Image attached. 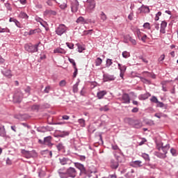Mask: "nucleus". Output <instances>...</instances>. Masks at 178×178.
<instances>
[{"label":"nucleus","mask_w":178,"mask_h":178,"mask_svg":"<svg viewBox=\"0 0 178 178\" xmlns=\"http://www.w3.org/2000/svg\"><path fill=\"white\" fill-rule=\"evenodd\" d=\"M95 0H87L86 1V10L89 13L94 12V9H95Z\"/></svg>","instance_id":"nucleus-1"},{"label":"nucleus","mask_w":178,"mask_h":178,"mask_svg":"<svg viewBox=\"0 0 178 178\" xmlns=\"http://www.w3.org/2000/svg\"><path fill=\"white\" fill-rule=\"evenodd\" d=\"M21 152L22 155L27 159H30V158H33L37 155L35 150L27 151L26 149H22Z\"/></svg>","instance_id":"nucleus-2"},{"label":"nucleus","mask_w":178,"mask_h":178,"mask_svg":"<svg viewBox=\"0 0 178 178\" xmlns=\"http://www.w3.org/2000/svg\"><path fill=\"white\" fill-rule=\"evenodd\" d=\"M67 31V27H66L65 24H60L56 29V33L58 35H62L63 34H65V33H66Z\"/></svg>","instance_id":"nucleus-3"},{"label":"nucleus","mask_w":178,"mask_h":178,"mask_svg":"<svg viewBox=\"0 0 178 178\" xmlns=\"http://www.w3.org/2000/svg\"><path fill=\"white\" fill-rule=\"evenodd\" d=\"M24 48L27 51V52H37V51H38V44H25Z\"/></svg>","instance_id":"nucleus-4"},{"label":"nucleus","mask_w":178,"mask_h":178,"mask_svg":"<svg viewBox=\"0 0 178 178\" xmlns=\"http://www.w3.org/2000/svg\"><path fill=\"white\" fill-rule=\"evenodd\" d=\"M71 10L73 13H76L79 10V1L72 0L71 2Z\"/></svg>","instance_id":"nucleus-5"},{"label":"nucleus","mask_w":178,"mask_h":178,"mask_svg":"<svg viewBox=\"0 0 178 178\" xmlns=\"http://www.w3.org/2000/svg\"><path fill=\"white\" fill-rule=\"evenodd\" d=\"M67 175L68 177L74 178L77 175V171L74 168L70 167L67 170Z\"/></svg>","instance_id":"nucleus-6"},{"label":"nucleus","mask_w":178,"mask_h":178,"mask_svg":"<svg viewBox=\"0 0 178 178\" xmlns=\"http://www.w3.org/2000/svg\"><path fill=\"white\" fill-rule=\"evenodd\" d=\"M56 3H58L60 9H66V8H67V0H56Z\"/></svg>","instance_id":"nucleus-7"},{"label":"nucleus","mask_w":178,"mask_h":178,"mask_svg":"<svg viewBox=\"0 0 178 178\" xmlns=\"http://www.w3.org/2000/svg\"><path fill=\"white\" fill-rule=\"evenodd\" d=\"M169 148H170V146L169 145H165V146L162 145V147H159V145H157V149H159V151H163V154H164V155H166V154H168Z\"/></svg>","instance_id":"nucleus-8"},{"label":"nucleus","mask_w":178,"mask_h":178,"mask_svg":"<svg viewBox=\"0 0 178 178\" xmlns=\"http://www.w3.org/2000/svg\"><path fill=\"white\" fill-rule=\"evenodd\" d=\"M23 98L22 93H15L13 96L14 102H22V99Z\"/></svg>","instance_id":"nucleus-9"},{"label":"nucleus","mask_w":178,"mask_h":178,"mask_svg":"<svg viewBox=\"0 0 178 178\" xmlns=\"http://www.w3.org/2000/svg\"><path fill=\"white\" fill-rule=\"evenodd\" d=\"M118 69L119 70H120V76L122 79H123V76H124L127 67L125 65H122L120 63H118Z\"/></svg>","instance_id":"nucleus-10"},{"label":"nucleus","mask_w":178,"mask_h":178,"mask_svg":"<svg viewBox=\"0 0 178 178\" xmlns=\"http://www.w3.org/2000/svg\"><path fill=\"white\" fill-rule=\"evenodd\" d=\"M51 140H52V137L51 136L45 137L43 140L44 145H47V147H52V143H51Z\"/></svg>","instance_id":"nucleus-11"},{"label":"nucleus","mask_w":178,"mask_h":178,"mask_svg":"<svg viewBox=\"0 0 178 178\" xmlns=\"http://www.w3.org/2000/svg\"><path fill=\"white\" fill-rule=\"evenodd\" d=\"M59 161L61 165H70V163H72L70 159L65 157L60 158Z\"/></svg>","instance_id":"nucleus-12"},{"label":"nucleus","mask_w":178,"mask_h":178,"mask_svg":"<svg viewBox=\"0 0 178 178\" xmlns=\"http://www.w3.org/2000/svg\"><path fill=\"white\" fill-rule=\"evenodd\" d=\"M115 80V76L110 74L104 75V81H113Z\"/></svg>","instance_id":"nucleus-13"},{"label":"nucleus","mask_w":178,"mask_h":178,"mask_svg":"<svg viewBox=\"0 0 178 178\" xmlns=\"http://www.w3.org/2000/svg\"><path fill=\"white\" fill-rule=\"evenodd\" d=\"M58 173L60 178H68L67 172H63V169H60L58 171Z\"/></svg>","instance_id":"nucleus-14"},{"label":"nucleus","mask_w":178,"mask_h":178,"mask_svg":"<svg viewBox=\"0 0 178 178\" xmlns=\"http://www.w3.org/2000/svg\"><path fill=\"white\" fill-rule=\"evenodd\" d=\"M141 163H143L141 161H132L131 165L133 168H141V166H143Z\"/></svg>","instance_id":"nucleus-15"},{"label":"nucleus","mask_w":178,"mask_h":178,"mask_svg":"<svg viewBox=\"0 0 178 178\" xmlns=\"http://www.w3.org/2000/svg\"><path fill=\"white\" fill-rule=\"evenodd\" d=\"M0 137H7L6 129L3 125H0Z\"/></svg>","instance_id":"nucleus-16"},{"label":"nucleus","mask_w":178,"mask_h":178,"mask_svg":"<svg viewBox=\"0 0 178 178\" xmlns=\"http://www.w3.org/2000/svg\"><path fill=\"white\" fill-rule=\"evenodd\" d=\"M151 97V95L149 93H145L143 95H140L138 96V99L140 101H144L145 99H148Z\"/></svg>","instance_id":"nucleus-17"},{"label":"nucleus","mask_w":178,"mask_h":178,"mask_svg":"<svg viewBox=\"0 0 178 178\" xmlns=\"http://www.w3.org/2000/svg\"><path fill=\"white\" fill-rule=\"evenodd\" d=\"M122 102L123 104H130V97H129V95L124 94L122 95Z\"/></svg>","instance_id":"nucleus-18"},{"label":"nucleus","mask_w":178,"mask_h":178,"mask_svg":"<svg viewBox=\"0 0 178 178\" xmlns=\"http://www.w3.org/2000/svg\"><path fill=\"white\" fill-rule=\"evenodd\" d=\"M54 54H61L62 55H65V54H66V50L60 47H58L54 50Z\"/></svg>","instance_id":"nucleus-19"},{"label":"nucleus","mask_w":178,"mask_h":178,"mask_svg":"<svg viewBox=\"0 0 178 178\" xmlns=\"http://www.w3.org/2000/svg\"><path fill=\"white\" fill-rule=\"evenodd\" d=\"M104 95H106V91L105 90H102L97 92V97L99 99H102Z\"/></svg>","instance_id":"nucleus-20"},{"label":"nucleus","mask_w":178,"mask_h":178,"mask_svg":"<svg viewBox=\"0 0 178 178\" xmlns=\"http://www.w3.org/2000/svg\"><path fill=\"white\" fill-rule=\"evenodd\" d=\"M52 15V16H55V15H56V12L52 10H47L46 11H44V15Z\"/></svg>","instance_id":"nucleus-21"},{"label":"nucleus","mask_w":178,"mask_h":178,"mask_svg":"<svg viewBox=\"0 0 178 178\" xmlns=\"http://www.w3.org/2000/svg\"><path fill=\"white\" fill-rule=\"evenodd\" d=\"M140 9L141 12H144L145 13H149V7L148 6H145L143 5Z\"/></svg>","instance_id":"nucleus-22"},{"label":"nucleus","mask_w":178,"mask_h":178,"mask_svg":"<svg viewBox=\"0 0 178 178\" xmlns=\"http://www.w3.org/2000/svg\"><path fill=\"white\" fill-rule=\"evenodd\" d=\"M111 166L112 169H118V167L119 166V163L115 161H111Z\"/></svg>","instance_id":"nucleus-23"},{"label":"nucleus","mask_w":178,"mask_h":178,"mask_svg":"<svg viewBox=\"0 0 178 178\" xmlns=\"http://www.w3.org/2000/svg\"><path fill=\"white\" fill-rule=\"evenodd\" d=\"M3 74H4L6 77H8V79H10V77H12V72L10 70H6L4 72H3Z\"/></svg>","instance_id":"nucleus-24"},{"label":"nucleus","mask_w":178,"mask_h":178,"mask_svg":"<svg viewBox=\"0 0 178 178\" xmlns=\"http://www.w3.org/2000/svg\"><path fill=\"white\" fill-rule=\"evenodd\" d=\"M78 123L81 127H84L86 126V120L83 118L79 119Z\"/></svg>","instance_id":"nucleus-25"},{"label":"nucleus","mask_w":178,"mask_h":178,"mask_svg":"<svg viewBox=\"0 0 178 178\" xmlns=\"http://www.w3.org/2000/svg\"><path fill=\"white\" fill-rule=\"evenodd\" d=\"M80 81L76 82L73 86V92H77L79 91V84Z\"/></svg>","instance_id":"nucleus-26"},{"label":"nucleus","mask_w":178,"mask_h":178,"mask_svg":"<svg viewBox=\"0 0 178 178\" xmlns=\"http://www.w3.org/2000/svg\"><path fill=\"white\" fill-rule=\"evenodd\" d=\"M75 166L77 169H79V170H84V165L81 163H75Z\"/></svg>","instance_id":"nucleus-27"},{"label":"nucleus","mask_w":178,"mask_h":178,"mask_svg":"<svg viewBox=\"0 0 178 178\" xmlns=\"http://www.w3.org/2000/svg\"><path fill=\"white\" fill-rule=\"evenodd\" d=\"M95 173H97L96 171L91 172L90 174H89V175H88V177H89V178H90V177L98 178V175H97V174H95Z\"/></svg>","instance_id":"nucleus-28"},{"label":"nucleus","mask_w":178,"mask_h":178,"mask_svg":"<svg viewBox=\"0 0 178 178\" xmlns=\"http://www.w3.org/2000/svg\"><path fill=\"white\" fill-rule=\"evenodd\" d=\"M142 158L145 159V161H149V155L145 154V153H143L141 155Z\"/></svg>","instance_id":"nucleus-29"},{"label":"nucleus","mask_w":178,"mask_h":178,"mask_svg":"<svg viewBox=\"0 0 178 178\" xmlns=\"http://www.w3.org/2000/svg\"><path fill=\"white\" fill-rule=\"evenodd\" d=\"M19 16L22 19H29V15H27V14L24 12H21Z\"/></svg>","instance_id":"nucleus-30"},{"label":"nucleus","mask_w":178,"mask_h":178,"mask_svg":"<svg viewBox=\"0 0 178 178\" xmlns=\"http://www.w3.org/2000/svg\"><path fill=\"white\" fill-rule=\"evenodd\" d=\"M100 19L102 22H105L106 20V15L104 12H102L100 14Z\"/></svg>","instance_id":"nucleus-31"},{"label":"nucleus","mask_w":178,"mask_h":178,"mask_svg":"<svg viewBox=\"0 0 178 178\" xmlns=\"http://www.w3.org/2000/svg\"><path fill=\"white\" fill-rule=\"evenodd\" d=\"M37 33V29L31 30L29 33L26 32V35H33V34H35Z\"/></svg>","instance_id":"nucleus-32"},{"label":"nucleus","mask_w":178,"mask_h":178,"mask_svg":"<svg viewBox=\"0 0 178 178\" xmlns=\"http://www.w3.org/2000/svg\"><path fill=\"white\" fill-rule=\"evenodd\" d=\"M76 23H81L82 24L86 23V21H84V18L83 17H79L76 19Z\"/></svg>","instance_id":"nucleus-33"},{"label":"nucleus","mask_w":178,"mask_h":178,"mask_svg":"<svg viewBox=\"0 0 178 178\" xmlns=\"http://www.w3.org/2000/svg\"><path fill=\"white\" fill-rule=\"evenodd\" d=\"M122 56L123 58H129L130 56V53H129L128 51H125L122 52Z\"/></svg>","instance_id":"nucleus-34"},{"label":"nucleus","mask_w":178,"mask_h":178,"mask_svg":"<svg viewBox=\"0 0 178 178\" xmlns=\"http://www.w3.org/2000/svg\"><path fill=\"white\" fill-rule=\"evenodd\" d=\"M143 27L145 29H146L147 30H151V25L149 24V23L148 22H145L144 24H143Z\"/></svg>","instance_id":"nucleus-35"},{"label":"nucleus","mask_w":178,"mask_h":178,"mask_svg":"<svg viewBox=\"0 0 178 178\" xmlns=\"http://www.w3.org/2000/svg\"><path fill=\"white\" fill-rule=\"evenodd\" d=\"M113 63L112 62V59H109V58H108L107 60H106V67H110V66H112V64H113Z\"/></svg>","instance_id":"nucleus-36"},{"label":"nucleus","mask_w":178,"mask_h":178,"mask_svg":"<svg viewBox=\"0 0 178 178\" xmlns=\"http://www.w3.org/2000/svg\"><path fill=\"white\" fill-rule=\"evenodd\" d=\"M95 63L96 66H100L101 63H102V59H101V58H97Z\"/></svg>","instance_id":"nucleus-37"},{"label":"nucleus","mask_w":178,"mask_h":178,"mask_svg":"<svg viewBox=\"0 0 178 178\" xmlns=\"http://www.w3.org/2000/svg\"><path fill=\"white\" fill-rule=\"evenodd\" d=\"M128 38L133 45H136L137 42L136 41L135 39L131 38V37L130 36H128Z\"/></svg>","instance_id":"nucleus-38"},{"label":"nucleus","mask_w":178,"mask_h":178,"mask_svg":"<svg viewBox=\"0 0 178 178\" xmlns=\"http://www.w3.org/2000/svg\"><path fill=\"white\" fill-rule=\"evenodd\" d=\"M65 136H69V131H64L59 135L60 137H65Z\"/></svg>","instance_id":"nucleus-39"},{"label":"nucleus","mask_w":178,"mask_h":178,"mask_svg":"<svg viewBox=\"0 0 178 178\" xmlns=\"http://www.w3.org/2000/svg\"><path fill=\"white\" fill-rule=\"evenodd\" d=\"M57 149L58 151H62V149H63V144L62 143H58L57 145Z\"/></svg>","instance_id":"nucleus-40"},{"label":"nucleus","mask_w":178,"mask_h":178,"mask_svg":"<svg viewBox=\"0 0 178 178\" xmlns=\"http://www.w3.org/2000/svg\"><path fill=\"white\" fill-rule=\"evenodd\" d=\"M167 26H168V23L165 21H163L161 24V29H166Z\"/></svg>","instance_id":"nucleus-41"},{"label":"nucleus","mask_w":178,"mask_h":178,"mask_svg":"<svg viewBox=\"0 0 178 178\" xmlns=\"http://www.w3.org/2000/svg\"><path fill=\"white\" fill-rule=\"evenodd\" d=\"M151 102H154V104H156L158 102V98L155 96H152V97L150 99Z\"/></svg>","instance_id":"nucleus-42"},{"label":"nucleus","mask_w":178,"mask_h":178,"mask_svg":"<svg viewBox=\"0 0 178 178\" xmlns=\"http://www.w3.org/2000/svg\"><path fill=\"white\" fill-rule=\"evenodd\" d=\"M84 49H86L84 48V47H83L82 45L81 44H79L78 45V52H83V51H84Z\"/></svg>","instance_id":"nucleus-43"},{"label":"nucleus","mask_w":178,"mask_h":178,"mask_svg":"<svg viewBox=\"0 0 178 178\" xmlns=\"http://www.w3.org/2000/svg\"><path fill=\"white\" fill-rule=\"evenodd\" d=\"M170 153L172 154V155L173 156H177V152H176V149H173V148H172V149H170Z\"/></svg>","instance_id":"nucleus-44"},{"label":"nucleus","mask_w":178,"mask_h":178,"mask_svg":"<svg viewBox=\"0 0 178 178\" xmlns=\"http://www.w3.org/2000/svg\"><path fill=\"white\" fill-rule=\"evenodd\" d=\"M68 60L70 63H71L72 64L74 67H76V62L74 61V59L68 58Z\"/></svg>","instance_id":"nucleus-45"},{"label":"nucleus","mask_w":178,"mask_h":178,"mask_svg":"<svg viewBox=\"0 0 178 178\" xmlns=\"http://www.w3.org/2000/svg\"><path fill=\"white\" fill-rule=\"evenodd\" d=\"M66 45L67 47H68V48H70V49H73V48L74 47V44H73V43L67 42Z\"/></svg>","instance_id":"nucleus-46"},{"label":"nucleus","mask_w":178,"mask_h":178,"mask_svg":"<svg viewBox=\"0 0 178 178\" xmlns=\"http://www.w3.org/2000/svg\"><path fill=\"white\" fill-rule=\"evenodd\" d=\"M100 111H103L104 112H108V111H109V108H108V106H104V107H102L100 108Z\"/></svg>","instance_id":"nucleus-47"},{"label":"nucleus","mask_w":178,"mask_h":178,"mask_svg":"<svg viewBox=\"0 0 178 178\" xmlns=\"http://www.w3.org/2000/svg\"><path fill=\"white\" fill-rule=\"evenodd\" d=\"M156 104H157V105H156L157 108H163V106H164L163 103H162L159 101H158V102Z\"/></svg>","instance_id":"nucleus-48"},{"label":"nucleus","mask_w":178,"mask_h":178,"mask_svg":"<svg viewBox=\"0 0 178 178\" xmlns=\"http://www.w3.org/2000/svg\"><path fill=\"white\" fill-rule=\"evenodd\" d=\"M163 60H165V54L161 55L158 59L159 62H163Z\"/></svg>","instance_id":"nucleus-49"},{"label":"nucleus","mask_w":178,"mask_h":178,"mask_svg":"<svg viewBox=\"0 0 178 178\" xmlns=\"http://www.w3.org/2000/svg\"><path fill=\"white\" fill-rule=\"evenodd\" d=\"M134 173V170H131L127 175V177H131V174Z\"/></svg>","instance_id":"nucleus-50"},{"label":"nucleus","mask_w":178,"mask_h":178,"mask_svg":"<svg viewBox=\"0 0 178 178\" xmlns=\"http://www.w3.org/2000/svg\"><path fill=\"white\" fill-rule=\"evenodd\" d=\"M5 6L8 9V10H12V7H10V3H6Z\"/></svg>","instance_id":"nucleus-51"},{"label":"nucleus","mask_w":178,"mask_h":178,"mask_svg":"<svg viewBox=\"0 0 178 178\" xmlns=\"http://www.w3.org/2000/svg\"><path fill=\"white\" fill-rule=\"evenodd\" d=\"M52 2H56V0H48L47 3L49 5V6H52Z\"/></svg>","instance_id":"nucleus-52"},{"label":"nucleus","mask_w":178,"mask_h":178,"mask_svg":"<svg viewBox=\"0 0 178 178\" xmlns=\"http://www.w3.org/2000/svg\"><path fill=\"white\" fill-rule=\"evenodd\" d=\"M59 86L60 87H65V86H66V81L65 80H63L61 81L60 83H59Z\"/></svg>","instance_id":"nucleus-53"},{"label":"nucleus","mask_w":178,"mask_h":178,"mask_svg":"<svg viewBox=\"0 0 178 178\" xmlns=\"http://www.w3.org/2000/svg\"><path fill=\"white\" fill-rule=\"evenodd\" d=\"M26 96L30 95V87H27L25 90H24Z\"/></svg>","instance_id":"nucleus-54"},{"label":"nucleus","mask_w":178,"mask_h":178,"mask_svg":"<svg viewBox=\"0 0 178 178\" xmlns=\"http://www.w3.org/2000/svg\"><path fill=\"white\" fill-rule=\"evenodd\" d=\"M74 72L73 74V77H76V76H77V72H78L77 67H74Z\"/></svg>","instance_id":"nucleus-55"},{"label":"nucleus","mask_w":178,"mask_h":178,"mask_svg":"<svg viewBox=\"0 0 178 178\" xmlns=\"http://www.w3.org/2000/svg\"><path fill=\"white\" fill-rule=\"evenodd\" d=\"M39 108H40V106H38V105H33L32 106L33 111H38Z\"/></svg>","instance_id":"nucleus-56"},{"label":"nucleus","mask_w":178,"mask_h":178,"mask_svg":"<svg viewBox=\"0 0 178 178\" xmlns=\"http://www.w3.org/2000/svg\"><path fill=\"white\" fill-rule=\"evenodd\" d=\"M35 8H37V9H42V5H41V3H38L35 4Z\"/></svg>","instance_id":"nucleus-57"},{"label":"nucleus","mask_w":178,"mask_h":178,"mask_svg":"<svg viewBox=\"0 0 178 178\" xmlns=\"http://www.w3.org/2000/svg\"><path fill=\"white\" fill-rule=\"evenodd\" d=\"M141 41H143V42H145L147 41V35H143L141 38H140Z\"/></svg>","instance_id":"nucleus-58"},{"label":"nucleus","mask_w":178,"mask_h":178,"mask_svg":"<svg viewBox=\"0 0 178 178\" xmlns=\"http://www.w3.org/2000/svg\"><path fill=\"white\" fill-rule=\"evenodd\" d=\"M49 90H51V87L49 86H47L44 90V92H46V94H48V92H49Z\"/></svg>","instance_id":"nucleus-59"},{"label":"nucleus","mask_w":178,"mask_h":178,"mask_svg":"<svg viewBox=\"0 0 178 178\" xmlns=\"http://www.w3.org/2000/svg\"><path fill=\"white\" fill-rule=\"evenodd\" d=\"M13 22L15 24V26H17V27H19V26H20V22H19V21H17V19H13Z\"/></svg>","instance_id":"nucleus-60"},{"label":"nucleus","mask_w":178,"mask_h":178,"mask_svg":"<svg viewBox=\"0 0 178 178\" xmlns=\"http://www.w3.org/2000/svg\"><path fill=\"white\" fill-rule=\"evenodd\" d=\"M147 76L148 77H152V79H156L155 74H151V73H147Z\"/></svg>","instance_id":"nucleus-61"},{"label":"nucleus","mask_w":178,"mask_h":178,"mask_svg":"<svg viewBox=\"0 0 178 178\" xmlns=\"http://www.w3.org/2000/svg\"><path fill=\"white\" fill-rule=\"evenodd\" d=\"M166 28H161L160 29V33H161V34H165V33H166Z\"/></svg>","instance_id":"nucleus-62"},{"label":"nucleus","mask_w":178,"mask_h":178,"mask_svg":"<svg viewBox=\"0 0 178 178\" xmlns=\"http://www.w3.org/2000/svg\"><path fill=\"white\" fill-rule=\"evenodd\" d=\"M131 112H133V113H137V112H138V108L137 107L134 108Z\"/></svg>","instance_id":"nucleus-63"},{"label":"nucleus","mask_w":178,"mask_h":178,"mask_svg":"<svg viewBox=\"0 0 178 178\" xmlns=\"http://www.w3.org/2000/svg\"><path fill=\"white\" fill-rule=\"evenodd\" d=\"M154 27L156 30H159V24L154 23Z\"/></svg>","instance_id":"nucleus-64"}]
</instances>
